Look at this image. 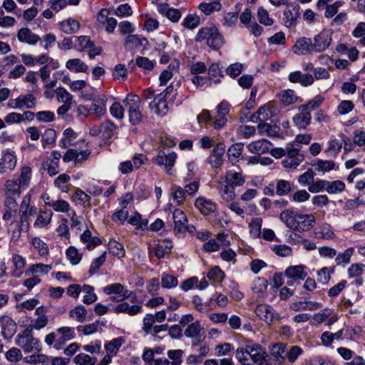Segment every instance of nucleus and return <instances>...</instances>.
<instances>
[{
  "label": "nucleus",
  "instance_id": "obj_1",
  "mask_svg": "<svg viewBox=\"0 0 365 365\" xmlns=\"http://www.w3.org/2000/svg\"><path fill=\"white\" fill-rule=\"evenodd\" d=\"M279 218L287 227L299 232L310 230L315 222L313 215L299 214L290 210L282 211Z\"/></svg>",
  "mask_w": 365,
  "mask_h": 365
},
{
  "label": "nucleus",
  "instance_id": "obj_2",
  "mask_svg": "<svg viewBox=\"0 0 365 365\" xmlns=\"http://www.w3.org/2000/svg\"><path fill=\"white\" fill-rule=\"evenodd\" d=\"M220 182V195L224 200L230 202L235 197V189L244 185L245 180L242 173L228 170Z\"/></svg>",
  "mask_w": 365,
  "mask_h": 365
},
{
  "label": "nucleus",
  "instance_id": "obj_3",
  "mask_svg": "<svg viewBox=\"0 0 365 365\" xmlns=\"http://www.w3.org/2000/svg\"><path fill=\"white\" fill-rule=\"evenodd\" d=\"M15 344L24 353H38L41 351V344L38 339L35 338L31 328H26L18 334Z\"/></svg>",
  "mask_w": 365,
  "mask_h": 365
},
{
  "label": "nucleus",
  "instance_id": "obj_4",
  "mask_svg": "<svg viewBox=\"0 0 365 365\" xmlns=\"http://www.w3.org/2000/svg\"><path fill=\"white\" fill-rule=\"evenodd\" d=\"M195 41H206L207 45L214 50H217L224 44V38L215 27H204L200 29L196 35Z\"/></svg>",
  "mask_w": 365,
  "mask_h": 365
},
{
  "label": "nucleus",
  "instance_id": "obj_5",
  "mask_svg": "<svg viewBox=\"0 0 365 365\" xmlns=\"http://www.w3.org/2000/svg\"><path fill=\"white\" fill-rule=\"evenodd\" d=\"M140 103V98L132 93H128L123 101V103L128 109L129 121L133 125L138 124L142 120L143 115L139 109Z\"/></svg>",
  "mask_w": 365,
  "mask_h": 365
},
{
  "label": "nucleus",
  "instance_id": "obj_6",
  "mask_svg": "<svg viewBox=\"0 0 365 365\" xmlns=\"http://www.w3.org/2000/svg\"><path fill=\"white\" fill-rule=\"evenodd\" d=\"M331 34L330 30L324 29L316 35L312 41L314 52L321 53L328 48L332 41Z\"/></svg>",
  "mask_w": 365,
  "mask_h": 365
},
{
  "label": "nucleus",
  "instance_id": "obj_7",
  "mask_svg": "<svg viewBox=\"0 0 365 365\" xmlns=\"http://www.w3.org/2000/svg\"><path fill=\"white\" fill-rule=\"evenodd\" d=\"M176 158V153L174 152L165 154L163 150H159L158 154L153 159V161L158 165L163 167L164 170L168 173L173 175L172 168L175 163Z\"/></svg>",
  "mask_w": 365,
  "mask_h": 365
},
{
  "label": "nucleus",
  "instance_id": "obj_8",
  "mask_svg": "<svg viewBox=\"0 0 365 365\" xmlns=\"http://www.w3.org/2000/svg\"><path fill=\"white\" fill-rule=\"evenodd\" d=\"M245 351L248 353L252 361L258 365H262L267 357L264 349L259 344L247 342V350Z\"/></svg>",
  "mask_w": 365,
  "mask_h": 365
},
{
  "label": "nucleus",
  "instance_id": "obj_9",
  "mask_svg": "<svg viewBox=\"0 0 365 365\" xmlns=\"http://www.w3.org/2000/svg\"><path fill=\"white\" fill-rule=\"evenodd\" d=\"M185 336L192 339V345H199L205 339L203 328L199 321L190 324L185 330Z\"/></svg>",
  "mask_w": 365,
  "mask_h": 365
},
{
  "label": "nucleus",
  "instance_id": "obj_10",
  "mask_svg": "<svg viewBox=\"0 0 365 365\" xmlns=\"http://www.w3.org/2000/svg\"><path fill=\"white\" fill-rule=\"evenodd\" d=\"M108 98L104 94H98L92 100V105L90 107L91 115L94 114L98 117L103 116L106 113V103Z\"/></svg>",
  "mask_w": 365,
  "mask_h": 365
},
{
  "label": "nucleus",
  "instance_id": "obj_11",
  "mask_svg": "<svg viewBox=\"0 0 365 365\" xmlns=\"http://www.w3.org/2000/svg\"><path fill=\"white\" fill-rule=\"evenodd\" d=\"M225 150V145L223 143H217L213 148L208 158V163L212 168H217L222 165Z\"/></svg>",
  "mask_w": 365,
  "mask_h": 365
},
{
  "label": "nucleus",
  "instance_id": "obj_12",
  "mask_svg": "<svg viewBox=\"0 0 365 365\" xmlns=\"http://www.w3.org/2000/svg\"><path fill=\"white\" fill-rule=\"evenodd\" d=\"M230 112V104L227 101H222L217 106V115L215 118V128L219 129L222 128L227 123L226 115Z\"/></svg>",
  "mask_w": 365,
  "mask_h": 365
},
{
  "label": "nucleus",
  "instance_id": "obj_13",
  "mask_svg": "<svg viewBox=\"0 0 365 365\" xmlns=\"http://www.w3.org/2000/svg\"><path fill=\"white\" fill-rule=\"evenodd\" d=\"M292 51L297 55H305L314 52L312 40L307 37L297 39L292 48Z\"/></svg>",
  "mask_w": 365,
  "mask_h": 365
},
{
  "label": "nucleus",
  "instance_id": "obj_14",
  "mask_svg": "<svg viewBox=\"0 0 365 365\" xmlns=\"http://www.w3.org/2000/svg\"><path fill=\"white\" fill-rule=\"evenodd\" d=\"M299 113L294 115L292 120L294 125L299 129L306 128L311 123V113L307 110L304 106H300L299 108Z\"/></svg>",
  "mask_w": 365,
  "mask_h": 365
},
{
  "label": "nucleus",
  "instance_id": "obj_15",
  "mask_svg": "<svg viewBox=\"0 0 365 365\" xmlns=\"http://www.w3.org/2000/svg\"><path fill=\"white\" fill-rule=\"evenodd\" d=\"M1 324V333L4 339H10L16 332L17 325L16 322L8 316L0 318Z\"/></svg>",
  "mask_w": 365,
  "mask_h": 365
},
{
  "label": "nucleus",
  "instance_id": "obj_16",
  "mask_svg": "<svg viewBox=\"0 0 365 365\" xmlns=\"http://www.w3.org/2000/svg\"><path fill=\"white\" fill-rule=\"evenodd\" d=\"M149 106L155 113L160 116L165 115L168 110V106L166 101V98H164V94H158L155 96L153 101H152Z\"/></svg>",
  "mask_w": 365,
  "mask_h": 365
},
{
  "label": "nucleus",
  "instance_id": "obj_17",
  "mask_svg": "<svg viewBox=\"0 0 365 365\" xmlns=\"http://www.w3.org/2000/svg\"><path fill=\"white\" fill-rule=\"evenodd\" d=\"M291 83H299L302 86L307 87L313 84L314 78L309 73H302L300 71L291 72L288 76Z\"/></svg>",
  "mask_w": 365,
  "mask_h": 365
},
{
  "label": "nucleus",
  "instance_id": "obj_18",
  "mask_svg": "<svg viewBox=\"0 0 365 365\" xmlns=\"http://www.w3.org/2000/svg\"><path fill=\"white\" fill-rule=\"evenodd\" d=\"M58 340L55 344L56 349H60L68 341L75 336L74 329L71 327H62L56 329Z\"/></svg>",
  "mask_w": 365,
  "mask_h": 365
},
{
  "label": "nucleus",
  "instance_id": "obj_19",
  "mask_svg": "<svg viewBox=\"0 0 365 365\" xmlns=\"http://www.w3.org/2000/svg\"><path fill=\"white\" fill-rule=\"evenodd\" d=\"M271 146L272 143L269 140L261 139L250 143L247 145V149L251 153L260 155L268 153L270 150Z\"/></svg>",
  "mask_w": 365,
  "mask_h": 365
},
{
  "label": "nucleus",
  "instance_id": "obj_20",
  "mask_svg": "<svg viewBox=\"0 0 365 365\" xmlns=\"http://www.w3.org/2000/svg\"><path fill=\"white\" fill-rule=\"evenodd\" d=\"M173 219L175 234L184 235L185 225L187 223V218L185 212L180 209H175L173 213Z\"/></svg>",
  "mask_w": 365,
  "mask_h": 365
},
{
  "label": "nucleus",
  "instance_id": "obj_21",
  "mask_svg": "<svg viewBox=\"0 0 365 365\" xmlns=\"http://www.w3.org/2000/svg\"><path fill=\"white\" fill-rule=\"evenodd\" d=\"M299 6L297 4L288 6L284 12V24L286 27H291L296 24L299 17Z\"/></svg>",
  "mask_w": 365,
  "mask_h": 365
},
{
  "label": "nucleus",
  "instance_id": "obj_22",
  "mask_svg": "<svg viewBox=\"0 0 365 365\" xmlns=\"http://www.w3.org/2000/svg\"><path fill=\"white\" fill-rule=\"evenodd\" d=\"M31 177V168L29 165H24L20 168L19 175L16 176V178H13L12 180H16L18 185H19L21 187L26 190L30 185Z\"/></svg>",
  "mask_w": 365,
  "mask_h": 365
},
{
  "label": "nucleus",
  "instance_id": "obj_23",
  "mask_svg": "<svg viewBox=\"0 0 365 365\" xmlns=\"http://www.w3.org/2000/svg\"><path fill=\"white\" fill-rule=\"evenodd\" d=\"M147 43L145 38L137 34H130L125 38L124 47L127 51H134L144 46Z\"/></svg>",
  "mask_w": 365,
  "mask_h": 365
},
{
  "label": "nucleus",
  "instance_id": "obj_24",
  "mask_svg": "<svg viewBox=\"0 0 365 365\" xmlns=\"http://www.w3.org/2000/svg\"><path fill=\"white\" fill-rule=\"evenodd\" d=\"M16 156L9 152L5 153L0 158V175L12 171L16 165Z\"/></svg>",
  "mask_w": 365,
  "mask_h": 365
},
{
  "label": "nucleus",
  "instance_id": "obj_25",
  "mask_svg": "<svg viewBox=\"0 0 365 365\" xmlns=\"http://www.w3.org/2000/svg\"><path fill=\"white\" fill-rule=\"evenodd\" d=\"M284 274L289 279L287 282L289 285H291L294 280L304 279L307 277V273L304 272V267L302 265L290 266L287 267Z\"/></svg>",
  "mask_w": 365,
  "mask_h": 365
},
{
  "label": "nucleus",
  "instance_id": "obj_26",
  "mask_svg": "<svg viewBox=\"0 0 365 365\" xmlns=\"http://www.w3.org/2000/svg\"><path fill=\"white\" fill-rule=\"evenodd\" d=\"M173 245L170 240H158V242L153 247L152 252L159 259L163 258L167 253H169Z\"/></svg>",
  "mask_w": 365,
  "mask_h": 365
},
{
  "label": "nucleus",
  "instance_id": "obj_27",
  "mask_svg": "<svg viewBox=\"0 0 365 365\" xmlns=\"http://www.w3.org/2000/svg\"><path fill=\"white\" fill-rule=\"evenodd\" d=\"M116 314L125 313L130 316H134L143 311V307L140 304L130 306L128 302H122L113 308Z\"/></svg>",
  "mask_w": 365,
  "mask_h": 365
},
{
  "label": "nucleus",
  "instance_id": "obj_28",
  "mask_svg": "<svg viewBox=\"0 0 365 365\" xmlns=\"http://www.w3.org/2000/svg\"><path fill=\"white\" fill-rule=\"evenodd\" d=\"M195 205L204 215H207L211 212H214L216 210L215 204L204 197L197 198Z\"/></svg>",
  "mask_w": 365,
  "mask_h": 365
},
{
  "label": "nucleus",
  "instance_id": "obj_29",
  "mask_svg": "<svg viewBox=\"0 0 365 365\" xmlns=\"http://www.w3.org/2000/svg\"><path fill=\"white\" fill-rule=\"evenodd\" d=\"M17 37L19 41L32 45L36 44L40 40L39 36L32 33L28 28L21 29L17 34Z\"/></svg>",
  "mask_w": 365,
  "mask_h": 365
},
{
  "label": "nucleus",
  "instance_id": "obj_30",
  "mask_svg": "<svg viewBox=\"0 0 365 365\" xmlns=\"http://www.w3.org/2000/svg\"><path fill=\"white\" fill-rule=\"evenodd\" d=\"M287 346L282 343L274 344L270 349L271 355L279 364H283L286 360Z\"/></svg>",
  "mask_w": 365,
  "mask_h": 365
},
{
  "label": "nucleus",
  "instance_id": "obj_31",
  "mask_svg": "<svg viewBox=\"0 0 365 365\" xmlns=\"http://www.w3.org/2000/svg\"><path fill=\"white\" fill-rule=\"evenodd\" d=\"M322 307V304L317 302L304 301L294 302L291 304V309L299 312V311H314Z\"/></svg>",
  "mask_w": 365,
  "mask_h": 365
},
{
  "label": "nucleus",
  "instance_id": "obj_32",
  "mask_svg": "<svg viewBox=\"0 0 365 365\" xmlns=\"http://www.w3.org/2000/svg\"><path fill=\"white\" fill-rule=\"evenodd\" d=\"M78 133L72 128H68L63 131V138L59 141V146L61 148H66L76 143Z\"/></svg>",
  "mask_w": 365,
  "mask_h": 365
},
{
  "label": "nucleus",
  "instance_id": "obj_33",
  "mask_svg": "<svg viewBox=\"0 0 365 365\" xmlns=\"http://www.w3.org/2000/svg\"><path fill=\"white\" fill-rule=\"evenodd\" d=\"M5 192L7 196L20 197L24 190L18 185L16 180H7L5 182Z\"/></svg>",
  "mask_w": 365,
  "mask_h": 365
},
{
  "label": "nucleus",
  "instance_id": "obj_34",
  "mask_svg": "<svg viewBox=\"0 0 365 365\" xmlns=\"http://www.w3.org/2000/svg\"><path fill=\"white\" fill-rule=\"evenodd\" d=\"M66 68L76 73H85L87 71L88 66L79 58L70 59L66 62Z\"/></svg>",
  "mask_w": 365,
  "mask_h": 365
},
{
  "label": "nucleus",
  "instance_id": "obj_35",
  "mask_svg": "<svg viewBox=\"0 0 365 365\" xmlns=\"http://www.w3.org/2000/svg\"><path fill=\"white\" fill-rule=\"evenodd\" d=\"M123 343L124 339H123V337H118L113 339V340L106 343L105 344V349L107 354L111 356H115Z\"/></svg>",
  "mask_w": 365,
  "mask_h": 365
},
{
  "label": "nucleus",
  "instance_id": "obj_36",
  "mask_svg": "<svg viewBox=\"0 0 365 365\" xmlns=\"http://www.w3.org/2000/svg\"><path fill=\"white\" fill-rule=\"evenodd\" d=\"M12 262L15 267L12 274L14 277L19 278L21 276L24 272L26 261L21 256L14 255L12 257Z\"/></svg>",
  "mask_w": 365,
  "mask_h": 365
},
{
  "label": "nucleus",
  "instance_id": "obj_37",
  "mask_svg": "<svg viewBox=\"0 0 365 365\" xmlns=\"http://www.w3.org/2000/svg\"><path fill=\"white\" fill-rule=\"evenodd\" d=\"M86 314L87 310L82 305L76 306L69 312V317L81 323L85 321Z\"/></svg>",
  "mask_w": 365,
  "mask_h": 365
},
{
  "label": "nucleus",
  "instance_id": "obj_38",
  "mask_svg": "<svg viewBox=\"0 0 365 365\" xmlns=\"http://www.w3.org/2000/svg\"><path fill=\"white\" fill-rule=\"evenodd\" d=\"M60 26L61 31L66 34L76 33L80 28L79 23L73 19L62 21Z\"/></svg>",
  "mask_w": 365,
  "mask_h": 365
},
{
  "label": "nucleus",
  "instance_id": "obj_39",
  "mask_svg": "<svg viewBox=\"0 0 365 365\" xmlns=\"http://www.w3.org/2000/svg\"><path fill=\"white\" fill-rule=\"evenodd\" d=\"M262 219L261 217L252 218L249 223L250 232L253 237H259L262 233Z\"/></svg>",
  "mask_w": 365,
  "mask_h": 365
},
{
  "label": "nucleus",
  "instance_id": "obj_40",
  "mask_svg": "<svg viewBox=\"0 0 365 365\" xmlns=\"http://www.w3.org/2000/svg\"><path fill=\"white\" fill-rule=\"evenodd\" d=\"M53 213L51 211H41L34 222V226L38 227H43L48 225L52 218Z\"/></svg>",
  "mask_w": 365,
  "mask_h": 365
},
{
  "label": "nucleus",
  "instance_id": "obj_41",
  "mask_svg": "<svg viewBox=\"0 0 365 365\" xmlns=\"http://www.w3.org/2000/svg\"><path fill=\"white\" fill-rule=\"evenodd\" d=\"M51 269L52 266L51 264H44L41 263L33 264L26 270V275L29 276L31 274L34 273H41L44 274L48 273Z\"/></svg>",
  "mask_w": 365,
  "mask_h": 365
},
{
  "label": "nucleus",
  "instance_id": "obj_42",
  "mask_svg": "<svg viewBox=\"0 0 365 365\" xmlns=\"http://www.w3.org/2000/svg\"><path fill=\"white\" fill-rule=\"evenodd\" d=\"M21 108H34L36 106V99L33 94L20 95L19 96Z\"/></svg>",
  "mask_w": 365,
  "mask_h": 365
},
{
  "label": "nucleus",
  "instance_id": "obj_43",
  "mask_svg": "<svg viewBox=\"0 0 365 365\" xmlns=\"http://www.w3.org/2000/svg\"><path fill=\"white\" fill-rule=\"evenodd\" d=\"M297 96L293 90H286L280 95V101L284 106H287L297 102Z\"/></svg>",
  "mask_w": 365,
  "mask_h": 365
},
{
  "label": "nucleus",
  "instance_id": "obj_44",
  "mask_svg": "<svg viewBox=\"0 0 365 365\" xmlns=\"http://www.w3.org/2000/svg\"><path fill=\"white\" fill-rule=\"evenodd\" d=\"M110 252L119 258L125 256V250L123 246L115 240H111L108 244Z\"/></svg>",
  "mask_w": 365,
  "mask_h": 365
},
{
  "label": "nucleus",
  "instance_id": "obj_45",
  "mask_svg": "<svg viewBox=\"0 0 365 365\" xmlns=\"http://www.w3.org/2000/svg\"><path fill=\"white\" fill-rule=\"evenodd\" d=\"M93 287L88 284H84L82 286V291L86 294L83 299V302L85 304H90L97 300V296L93 292Z\"/></svg>",
  "mask_w": 365,
  "mask_h": 365
},
{
  "label": "nucleus",
  "instance_id": "obj_46",
  "mask_svg": "<svg viewBox=\"0 0 365 365\" xmlns=\"http://www.w3.org/2000/svg\"><path fill=\"white\" fill-rule=\"evenodd\" d=\"M46 205L52 207L56 212H66L70 210L69 203L64 200H58L52 202H46Z\"/></svg>",
  "mask_w": 365,
  "mask_h": 365
},
{
  "label": "nucleus",
  "instance_id": "obj_47",
  "mask_svg": "<svg viewBox=\"0 0 365 365\" xmlns=\"http://www.w3.org/2000/svg\"><path fill=\"white\" fill-rule=\"evenodd\" d=\"M345 189V184L341 180L327 181V192L329 194L341 192Z\"/></svg>",
  "mask_w": 365,
  "mask_h": 365
},
{
  "label": "nucleus",
  "instance_id": "obj_48",
  "mask_svg": "<svg viewBox=\"0 0 365 365\" xmlns=\"http://www.w3.org/2000/svg\"><path fill=\"white\" fill-rule=\"evenodd\" d=\"M303 353V350L299 346H292L287 348L286 359L289 363H294L297 358Z\"/></svg>",
  "mask_w": 365,
  "mask_h": 365
},
{
  "label": "nucleus",
  "instance_id": "obj_49",
  "mask_svg": "<svg viewBox=\"0 0 365 365\" xmlns=\"http://www.w3.org/2000/svg\"><path fill=\"white\" fill-rule=\"evenodd\" d=\"M183 351L181 349H170L167 352L168 358L171 360V365H181L182 362V356Z\"/></svg>",
  "mask_w": 365,
  "mask_h": 365
},
{
  "label": "nucleus",
  "instance_id": "obj_50",
  "mask_svg": "<svg viewBox=\"0 0 365 365\" xmlns=\"http://www.w3.org/2000/svg\"><path fill=\"white\" fill-rule=\"evenodd\" d=\"M200 17L197 14H189L182 21V25L190 29L197 28L200 24Z\"/></svg>",
  "mask_w": 365,
  "mask_h": 365
},
{
  "label": "nucleus",
  "instance_id": "obj_51",
  "mask_svg": "<svg viewBox=\"0 0 365 365\" xmlns=\"http://www.w3.org/2000/svg\"><path fill=\"white\" fill-rule=\"evenodd\" d=\"M292 190L291 183L285 180H279L276 185V193L279 196L287 195Z\"/></svg>",
  "mask_w": 365,
  "mask_h": 365
},
{
  "label": "nucleus",
  "instance_id": "obj_52",
  "mask_svg": "<svg viewBox=\"0 0 365 365\" xmlns=\"http://www.w3.org/2000/svg\"><path fill=\"white\" fill-rule=\"evenodd\" d=\"M73 199L74 200L78 201L80 204L83 205L84 207H90L91 206L90 196L81 189H78V188L76 189L74 195H73Z\"/></svg>",
  "mask_w": 365,
  "mask_h": 365
},
{
  "label": "nucleus",
  "instance_id": "obj_53",
  "mask_svg": "<svg viewBox=\"0 0 365 365\" xmlns=\"http://www.w3.org/2000/svg\"><path fill=\"white\" fill-rule=\"evenodd\" d=\"M314 166L316 170L326 173L335 168V163L331 160H318Z\"/></svg>",
  "mask_w": 365,
  "mask_h": 365
},
{
  "label": "nucleus",
  "instance_id": "obj_54",
  "mask_svg": "<svg viewBox=\"0 0 365 365\" xmlns=\"http://www.w3.org/2000/svg\"><path fill=\"white\" fill-rule=\"evenodd\" d=\"M178 283L177 277L173 275L163 273L161 277L162 287L167 289H172L177 287Z\"/></svg>",
  "mask_w": 365,
  "mask_h": 365
},
{
  "label": "nucleus",
  "instance_id": "obj_55",
  "mask_svg": "<svg viewBox=\"0 0 365 365\" xmlns=\"http://www.w3.org/2000/svg\"><path fill=\"white\" fill-rule=\"evenodd\" d=\"M56 98L58 102L63 103V104L71 105L73 99L72 95L68 93L64 88L59 87L56 91Z\"/></svg>",
  "mask_w": 365,
  "mask_h": 365
},
{
  "label": "nucleus",
  "instance_id": "obj_56",
  "mask_svg": "<svg viewBox=\"0 0 365 365\" xmlns=\"http://www.w3.org/2000/svg\"><path fill=\"white\" fill-rule=\"evenodd\" d=\"M73 361L78 365H95L96 359L87 354L81 353L74 357Z\"/></svg>",
  "mask_w": 365,
  "mask_h": 365
},
{
  "label": "nucleus",
  "instance_id": "obj_57",
  "mask_svg": "<svg viewBox=\"0 0 365 365\" xmlns=\"http://www.w3.org/2000/svg\"><path fill=\"white\" fill-rule=\"evenodd\" d=\"M242 150L243 144L242 143H235L231 145L227 150L229 160L233 162L239 158L242 154Z\"/></svg>",
  "mask_w": 365,
  "mask_h": 365
},
{
  "label": "nucleus",
  "instance_id": "obj_58",
  "mask_svg": "<svg viewBox=\"0 0 365 365\" xmlns=\"http://www.w3.org/2000/svg\"><path fill=\"white\" fill-rule=\"evenodd\" d=\"M43 169L51 175H55L59 172V163L49 158L43 163Z\"/></svg>",
  "mask_w": 365,
  "mask_h": 365
},
{
  "label": "nucleus",
  "instance_id": "obj_59",
  "mask_svg": "<svg viewBox=\"0 0 365 365\" xmlns=\"http://www.w3.org/2000/svg\"><path fill=\"white\" fill-rule=\"evenodd\" d=\"M208 75L210 81H212L215 83H217L220 81V77L222 76V71L217 63H212L209 67Z\"/></svg>",
  "mask_w": 365,
  "mask_h": 365
},
{
  "label": "nucleus",
  "instance_id": "obj_60",
  "mask_svg": "<svg viewBox=\"0 0 365 365\" xmlns=\"http://www.w3.org/2000/svg\"><path fill=\"white\" fill-rule=\"evenodd\" d=\"M314 180V172L312 169H308L305 173L300 175L298 178L299 183L302 186H309Z\"/></svg>",
  "mask_w": 365,
  "mask_h": 365
},
{
  "label": "nucleus",
  "instance_id": "obj_61",
  "mask_svg": "<svg viewBox=\"0 0 365 365\" xmlns=\"http://www.w3.org/2000/svg\"><path fill=\"white\" fill-rule=\"evenodd\" d=\"M22 229L23 227L19 221L12 222L9 227V232L11 235V239L15 241L17 240L21 236Z\"/></svg>",
  "mask_w": 365,
  "mask_h": 365
},
{
  "label": "nucleus",
  "instance_id": "obj_62",
  "mask_svg": "<svg viewBox=\"0 0 365 365\" xmlns=\"http://www.w3.org/2000/svg\"><path fill=\"white\" fill-rule=\"evenodd\" d=\"M101 128L103 138L106 140H109L115 129V125L113 122L107 120L101 123Z\"/></svg>",
  "mask_w": 365,
  "mask_h": 365
},
{
  "label": "nucleus",
  "instance_id": "obj_63",
  "mask_svg": "<svg viewBox=\"0 0 365 365\" xmlns=\"http://www.w3.org/2000/svg\"><path fill=\"white\" fill-rule=\"evenodd\" d=\"M271 249L279 257H284L292 255V248L286 245H275Z\"/></svg>",
  "mask_w": 365,
  "mask_h": 365
},
{
  "label": "nucleus",
  "instance_id": "obj_64",
  "mask_svg": "<svg viewBox=\"0 0 365 365\" xmlns=\"http://www.w3.org/2000/svg\"><path fill=\"white\" fill-rule=\"evenodd\" d=\"M257 18L259 21L265 26H272L274 23L273 19L269 16L267 11L263 7L258 9Z\"/></svg>",
  "mask_w": 365,
  "mask_h": 365
}]
</instances>
